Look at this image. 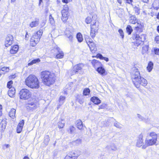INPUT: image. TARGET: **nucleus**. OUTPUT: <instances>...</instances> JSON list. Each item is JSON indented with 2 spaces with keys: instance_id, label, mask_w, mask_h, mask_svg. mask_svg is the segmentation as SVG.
I'll use <instances>...</instances> for the list:
<instances>
[{
  "instance_id": "obj_1",
  "label": "nucleus",
  "mask_w": 159,
  "mask_h": 159,
  "mask_svg": "<svg viewBox=\"0 0 159 159\" xmlns=\"http://www.w3.org/2000/svg\"><path fill=\"white\" fill-rule=\"evenodd\" d=\"M131 78L133 82L137 88H139L141 84L143 86H146L148 84L147 80L140 76L139 71L135 66L132 69Z\"/></svg>"
},
{
  "instance_id": "obj_2",
  "label": "nucleus",
  "mask_w": 159,
  "mask_h": 159,
  "mask_svg": "<svg viewBox=\"0 0 159 159\" xmlns=\"http://www.w3.org/2000/svg\"><path fill=\"white\" fill-rule=\"evenodd\" d=\"M40 77L45 85L49 86L53 84L55 80L54 74L49 71L45 70L40 73Z\"/></svg>"
},
{
  "instance_id": "obj_3",
  "label": "nucleus",
  "mask_w": 159,
  "mask_h": 159,
  "mask_svg": "<svg viewBox=\"0 0 159 159\" xmlns=\"http://www.w3.org/2000/svg\"><path fill=\"white\" fill-rule=\"evenodd\" d=\"M157 134L154 132H151L148 136L145 141V143L142 147L143 149L146 148L147 147L155 144L157 141Z\"/></svg>"
},
{
  "instance_id": "obj_4",
  "label": "nucleus",
  "mask_w": 159,
  "mask_h": 159,
  "mask_svg": "<svg viewBox=\"0 0 159 159\" xmlns=\"http://www.w3.org/2000/svg\"><path fill=\"white\" fill-rule=\"evenodd\" d=\"M26 84L32 88H38L39 87L38 79L35 76L30 75L26 79Z\"/></svg>"
},
{
  "instance_id": "obj_5",
  "label": "nucleus",
  "mask_w": 159,
  "mask_h": 159,
  "mask_svg": "<svg viewBox=\"0 0 159 159\" xmlns=\"http://www.w3.org/2000/svg\"><path fill=\"white\" fill-rule=\"evenodd\" d=\"M132 38L136 41L134 42L135 46H138L142 44L146 39V35L145 34L139 35L137 34H133Z\"/></svg>"
},
{
  "instance_id": "obj_6",
  "label": "nucleus",
  "mask_w": 159,
  "mask_h": 159,
  "mask_svg": "<svg viewBox=\"0 0 159 159\" xmlns=\"http://www.w3.org/2000/svg\"><path fill=\"white\" fill-rule=\"evenodd\" d=\"M42 33V30H40L36 33L34 34L30 39V44L32 46H35L39 42Z\"/></svg>"
},
{
  "instance_id": "obj_7",
  "label": "nucleus",
  "mask_w": 159,
  "mask_h": 159,
  "mask_svg": "<svg viewBox=\"0 0 159 159\" xmlns=\"http://www.w3.org/2000/svg\"><path fill=\"white\" fill-rule=\"evenodd\" d=\"M19 95L20 99L25 100L30 98L32 94L29 90L23 89L19 92Z\"/></svg>"
},
{
  "instance_id": "obj_8",
  "label": "nucleus",
  "mask_w": 159,
  "mask_h": 159,
  "mask_svg": "<svg viewBox=\"0 0 159 159\" xmlns=\"http://www.w3.org/2000/svg\"><path fill=\"white\" fill-rule=\"evenodd\" d=\"M25 107L29 111H33L37 108V103L34 100H29L25 104Z\"/></svg>"
},
{
  "instance_id": "obj_9",
  "label": "nucleus",
  "mask_w": 159,
  "mask_h": 159,
  "mask_svg": "<svg viewBox=\"0 0 159 159\" xmlns=\"http://www.w3.org/2000/svg\"><path fill=\"white\" fill-rule=\"evenodd\" d=\"M52 52H54V55L57 58H62L63 57L64 54L63 52L57 46L54 47L52 50Z\"/></svg>"
},
{
  "instance_id": "obj_10",
  "label": "nucleus",
  "mask_w": 159,
  "mask_h": 159,
  "mask_svg": "<svg viewBox=\"0 0 159 159\" xmlns=\"http://www.w3.org/2000/svg\"><path fill=\"white\" fill-rule=\"evenodd\" d=\"M83 65L82 64H79L75 66L70 71V75H72L77 73L79 70H81Z\"/></svg>"
},
{
  "instance_id": "obj_11",
  "label": "nucleus",
  "mask_w": 159,
  "mask_h": 159,
  "mask_svg": "<svg viewBox=\"0 0 159 159\" xmlns=\"http://www.w3.org/2000/svg\"><path fill=\"white\" fill-rule=\"evenodd\" d=\"M13 41V38L12 35H9L6 37L5 41V46L6 47L11 45Z\"/></svg>"
},
{
  "instance_id": "obj_12",
  "label": "nucleus",
  "mask_w": 159,
  "mask_h": 159,
  "mask_svg": "<svg viewBox=\"0 0 159 159\" xmlns=\"http://www.w3.org/2000/svg\"><path fill=\"white\" fill-rule=\"evenodd\" d=\"M143 135L142 134L139 135L138 139L137 140L136 143V146L138 147H143L144 145L143 142Z\"/></svg>"
},
{
  "instance_id": "obj_13",
  "label": "nucleus",
  "mask_w": 159,
  "mask_h": 159,
  "mask_svg": "<svg viewBox=\"0 0 159 159\" xmlns=\"http://www.w3.org/2000/svg\"><path fill=\"white\" fill-rule=\"evenodd\" d=\"M79 156V154L73 152H71L66 156L65 159H77Z\"/></svg>"
},
{
  "instance_id": "obj_14",
  "label": "nucleus",
  "mask_w": 159,
  "mask_h": 159,
  "mask_svg": "<svg viewBox=\"0 0 159 159\" xmlns=\"http://www.w3.org/2000/svg\"><path fill=\"white\" fill-rule=\"evenodd\" d=\"M68 10H62L61 14L62 17L61 20L63 22H65L68 19Z\"/></svg>"
},
{
  "instance_id": "obj_15",
  "label": "nucleus",
  "mask_w": 159,
  "mask_h": 159,
  "mask_svg": "<svg viewBox=\"0 0 159 159\" xmlns=\"http://www.w3.org/2000/svg\"><path fill=\"white\" fill-rule=\"evenodd\" d=\"M24 124V121L22 120L20 121L17 127V132L18 133H20L22 130L23 126Z\"/></svg>"
},
{
  "instance_id": "obj_16",
  "label": "nucleus",
  "mask_w": 159,
  "mask_h": 159,
  "mask_svg": "<svg viewBox=\"0 0 159 159\" xmlns=\"http://www.w3.org/2000/svg\"><path fill=\"white\" fill-rule=\"evenodd\" d=\"M7 125L6 119H3L0 124V131H3L6 128Z\"/></svg>"
},
{
  "instance_id": "obj_17",
  "label": "nucleus",
  "mask_w": 159,
  "mask_h": 159,
  "mask_svg": "<svg viewBox=\"0 0 159 159\" xmlns=\"http://www.w3.org/2000/svg\"><path fill=\"white\" fill-rule=\"evenodd\" d=\"M91 63L93 66L95 68H98V67H100L102 65L101 63L100 62L95 59L93 60Z\"/></svg>"
},
{
  "instance_id": "obj_18",
  "label": "nucleus",
  "mask_w": 159,
  "mask_h": 159,
  "mask_svg": "<svg viewBox=\"0 0 159 159\" xmlns=\"http://www.w3.org/2000/svg\"><path fill=\"white\" fill-rule=\"evenodd\" d=\"M91 30H93L97 32L98 29V25L97 24L96 22H93V24H91L90 25Z\"/></svg>"
},
{
  "instance_id": "obj_19",
  "label": "nucleus",
  "mask_w": 159,
  "mask_h": 159,
  "mask_svg": "<svg viewBox=\"0 0 159 159\" xmlns=\"http://www.w3.org/2000/svg\"><path fill=\"white\" fill-rule=\"evenodd\" d=\"M76 126L79 129H81L83 127V125L82 121L80 120H76L75 122Z\"/></svg>"
},
{
  "instance_id": "obj_20",
  "label": "nucleus",
  "mask_w": 159,
  "mask_h": 159,
  "mask_svg": "<svg viewBox=\"0 0 159 159\" xmlns=\"http://www.w3.org/2000/svg\"><path fill=\"white\" fill-rule=\"evenodd\" d=\"M96 71L101 75H104L106 70L104 68L101 66L98 67V68L96 69Z\"/></svg>"
},
{
  "instance_id": "obj_21",
  "label": "nucleus",
  "mask_w": 159,
  "mask_h": 159,
  "mask_svg": "<svg viewBox=\"0 0 159 159\" xmlns=\"http://www.w3.org/2000/svg\"><path fill=\"white\" fill-rule=\"evenodd\" d=\"M19 47L17 45H15L12 47L11 48L10 50V52L11 54L16 53L18 51Z\"/></svg>"
},
{
  "instance_id": "obj_22",
  "label": "nucleus",
  "mask_w": 159,
  "mask_h": 159,
  "mask_svg": "<svg viewBox=\"0 0 159 159\" xmlns=\"http://www.w3.org/2000/svg\"><path fill=\"white\" fill-rule=\"evenodd\" d=\"M91 101L95 104L98 105L101 103V100L97 97H93L91 98Z\"/></svg>"
},
{
  "instance_id": "obj_23",
  "label": "nucleus",
  "mask_w": 159,
  "mask_h": 159,
  "mask_svg": "<svg viewBox=\"0 0 159 159\" xmlns=\"http://www.w3.org/2000/svg\"><path fill=\"white\" fill-rule=\"evenodd\" d=\"M39 24V20L38 19H37L35 21L32 22L30 24V26L31 28H33L37 26Z\"/></svg>"
},
{
  "instance_id": "obj_24",
  "label": "nucleus",
  "mask_w": 159,
  "mask_h": 159,
  "mask_svg": "<svg viewBox=\"0 0 159 159\" xmlns=\"http://www.w3.org/2000/svg\"><path fill=\"white\" fill-rule=\"evenodd\" d=\"M137 22L136 17L134 16H131L130 17L129 23L132 24H135Z\"/></svg>"
},
{
  "instance_id": "obj_25",
  "label": "nucleus",
  "mask_w": 159,
  "mask_h": 159,
  "mask_svg": "<svg viewBox=\"0 0 159 159\" xmlns=\"http://www.w3.org/2000/svg\"><path fill=\"white\" fill-rule=\"evenodd\" d=\"M81 142L82 140L80 139H78L75 141H72L71 143L73 145L78 146L81 144Z\"/></svg>"
},
{
  "instance_id": "obj_26",
  "label": "nucleus",
  "mask_w": 159,
  "mask_h": 159,
  "mask_svg": "<svg viewBox=\"0 0 159 159\" xmlns=\"http://www.w3.org/2000/svg\"><path fill=\"white\" fill-rule=\"evenodd\" d=\"M15 93V89L14 88H12L8 91V95L11 97H12L14 95Z\"/></svg>"
},
{
  "instance_id": "obj_27",
  "label": "nucleus",
  "mask_w": 159,
  "mask_h": 159,
  "mask_svg": "<svg viewBox=\"0 0 159 159\" xmlns=\"http://www.w3.org/2000/svg\"><path fill=\"white\" fill-rule=\"evenodd\" d=\"M90 50L91 52L93 51L96 48V46L93 42H91L90 43L88 44Z\"/></svg>"
},
{
  "instance_id": "obj_28",
  "label": "nucleus",
  "mask_w": 159,
  "mask_h": 159,
  "mask_svg": "<svg viewBox=\"0 0 159 159\" xmlns=\"http://www.w3.org/2000/svg\"><path fill=\"white\" fill-rule=\"evenodd\" d=\"M76 37L79 42H81L83 41V36L80 33H78L76 35Z\"/></svg>"
},
{
  "instance_id": "obj_29",
  "label": "nucleus",
  "mask_w": 159,
  "mask_h": 159,
  "mask_svg": "<svg viewBox=\"0 0 159 159\" xmlns=\"http://www.w3.org/2000/svg\"><path fill=\"white\" fill-rule=\"evenodd\" d=\"M16 113V110L12 108L11 109L9 113V115L12 118H13V117L15 116Z\"/></svg>"
},
{
  "instance_id": "obj_30",
  "label": "nucleus",
  "mask_w": 159,
  "mask_h": 159,
  "mask_svg": "<svg viewBox=\"0 0 159 159\" xmlns=\"http://www.w3.org/2000/svg\"><path fill=\"white\" fill-rule=\"evenodd\" d=\"M153 66V63L151 61L149 62L147 67V69L149 72L151 71L152 69Z\"/></svg>"
},
{
  "instance_id": "obj_31",
  "label": "nucleus",
  "mask_w": 159,
  "mask_h": 159,
  "mask_svg": "<svg viewBox=\"0 0 159 159\" xmlns=\"http://www.w3.org/2000/svg\"><path fill=\"white\" fill-rule=\"evenodd\" d=\"M40 61V60L39 58H37L36 59H34L31 61L30 63L28 64L29 66H31L33 64L38 63Z\"/></svg>"
},
{
  "instance_id": "obj_32",
  "label": "nucleus",
  "mask_w": 159,
  "mask_h": 159,
  "mask_svg": "<svg viewBox=\"0 0 159 159\" xmlns=\"http://www.w3.org/2000/svg\"><path fill=\"white\" fill-rule=\"evenodd\" d=\"M65 125V123L63 120H61L58 123V126L59 128H63Z\"/></svg>"
},
{
  "instance_id": "obj_33",
  "label": "nucleus",
  "mask_w": 159,
  "mask_h": 159,
  "mask_svg": "<svg viewBox=\"0 0 159 159\" xmlns=\"http://www.w3.org/2000/svg\"><path fill=\"white\" fill-rule=\"evenodd\" d=\"M49 140L50 138L49 135H45L44 137V139L43 142V143L45 144V145H48Z\"/></svg>"
},
{
  "instance_id": "obj_34",
  "label": "nucleus",
  "mask_w": 159,
  "mask_h": 159,
  "mask_svg": "<svg viewBox=\"0 0 159 159\" xmlns=\"http://www.w3.org/2000/svg\"><path fill=\"white\" fill-rule=\"evenodd\" d=\"M126 30L127 32L129 35L133 31L132 28L131 26L128 25L126 28Z\"/></svg>"
},
{
  "instance_id": "obj_35",
  "label": "nucleus",
  "mask_w": 159,
  "mask_h": 159,
  "mask_svg": "<svg viewBox=\"0 0 159 159\" xmlns=\"http://www.w3.org/2000/svg\"><path fill=\"white\" fill-rule=\"evenodd\" d=\"M152 5L155 9L157 10L159 8V2L158 1L155 2L153 3Z\"/></svg>"
},
{
  "instance_id": "obj_36",
  "label": "nucleus",
  "mask_w": 159,
  "mask_h": 159,
  "mask_svg": "<svg viewBox=\"0 0 159 159\" xmlns=\"http://www.w3.org/2000/svg\"><path fill=\"white\" fill-rule=\"evenodd\" d=\"M90 93V90L89 88H86L84 89L83 94L84 95H88Z\"/></svg>"
},
{
  "instance_id": "obj_37",
  "label": "nucleus",
  "mask_w": 159,
  "mask_h": 159,
  "mask_svg": "<svg viewBox=\"0 0 159 159\" xmlns=\"http://www.w3.org/2000/svg\"><path fill=\"white\" fill-rule=\"evenodd\" d=\"M134 9L135 11V13L136 15H138L140 14V9L139 7L136 6L134 7Z\"/></svg>"
},
{
  "instance_id": "obj_38",
  "label": "nucleus",
  "mask_w": 159,
  "mask_h": 159,
  "mask_svg": "<svg viewBox=\"0 0 159 159\" xmlns=\"http://www.w3.org/2000/svg\"><path fill=\"white\" fill-rule=\"evenodd\" d=\"M66 35L67 37L69 39V40L71 42H72L73 38V35L71 33H70L69 34L66 33Z\"/></svg>"
},
{
  "instance_id": "obj_39",
  "label": "nucleus",
  "mask_w": 159,
  "mask_h": 159,
  "mask_svg": "<svg viewBox=\"0 0 159 159\" xmlns=\"http://www.w3.org/2000/svg\"><path fill=\"white\" fill-rule=\"evenodd\" d=\"M107 147L108 148L109 147H110L111 149L114 151H115L117 149V148L116 146L114 144H111L110 146H107Z\"/></svg>"
},
{
  "instance_id": "obj_40",
  "label": "nucleus",
  "mask_w": 159,
  "mask_h": 159,
  "mask_svg": "<svg viewBox=\"0 0 159 159\" xmlns=\"http://www.w3.org/2000/svg\"><path fill=\"white\" fill-rule=\"evenodd\" d=\"M49 21L50 23L52 25H54V20L53 18L52 17L51 15H50L49 16Z\"/></svg>"
},
{
  "instance_id": "obj_41",
  "label": "nucleus",
  "mask_w": 159,
  "mask_h": 159,
  "mask_svg": "<svg viewBox=\"0 0 159 159\" xmlns=\"http://www.w3.org/2000/svg\"><path fill=\"white\" fill-rule=\"evenodd\" d=\"M65 99V98L64 96H60L59 99V102L60 105H62L64 103Z\"/></svg>"
},
{
  "instance_id": "obj_42",
  "label": "nucleus",
  "mask_w": 159,
  "mask_h": 159,
  "mask_svg": "<svg viewBox=\"0 0 159 159\" xmlns=\"http://www.w3.org/2000/svg\"><path fill=\"white\" fill-rule=\"evenodd\" d=\"M1 70L4 72V74L7 72H8L9 70V68L8 67H4L2 68H1Z\"/></svg>"
},
{
  "instance_id": "obj_43",
  "label": "nucleus",
  "mask_w": 159,
  "mask_h": 159,
  "mask_svg": "<svg viewBox=\"0 0 159 159\" xmlns=\"http://www.w3.org/2000/svg\"><path fill=\"white\" fill-rule=\"evenodd\" d=\"M114 126L120 129L121 128V126L120 123L117 121L114 123Z\"/></svg>"
},
{
  "instance_id": "obj_44",
  "label": "nucleus",
  "mask_w": 159,
  "mask_h": 159,
  "mask_svg": "<svg viewBox=\"0 0 159 159\" xmlns=\"http://www.w3.org/2000/svg\"><path fill=\"white\" fill-rule=\"evenodd\" d=\"M148 45H145L143 47V52L145 53L147 52L148 50Z\"/></svg>"
},
{
  "instance_id": "obj_45",
  "label": "nucleus",
  "mask_w": 159,
  "mask_h": 159,
  "mask_svg": "<svg viewBox=\"0 0 159 159\" xmlns=\"http://www.w3.org/2000/svg\"><path fill=\"white\" fill-rule=\"evenodd\" d=\"M96 32H97L94 31V30H91L90 36L93 39L95 37L96 35L95 33Z\"/></svg>"
},
{
  "instance_id": "obj_46",
  "label": "nucleus",
  "mask_w": 159,
  "mask_h": 159,
  "mask_svg": "<svg viewBox=\"0 0 159 159\" xmlns=\"http://www.w3.org/2000/svg\"><path fill=\"white\" fill-rule=\"evenodd\" d=\"M13 84V81L11 80L10 81L8 82L7 84V87L9 89H11L12 88V84Z\"/></svg>"
},
{
  "instance_id": "obj_47",
  "label": "nucleus",
  "mask_w": 159,
  "mask_h": 159,
  "mask_svg": "<svg viewBox=\"0 0 159 159\" xmlns=\"http://www.w3.org/2000/svg\"><path fill=\"white\" fill-rule=\"evenodd\" d=\"M118 32L120 34V36L121 37L122 39H123L124 38V34L122 30L121 29H120L118 30Z\"/></svg>"
},
{
  "instance_id": "obj_48",
  "label": "nucleus",
  "mask_w": 159,
  "mask_h": 159,
  "mask_svg": "<svg viewBox=\"0 0 159 159\" xmlns=\"http://www.w3.org/2000/svg\"><path fill=\"white\" fill-rule=\"evenodd\" d=\"M85 22L87 24H89L92 21V20L91 17H87L85 19Z\"/></svg>"
},
{
  "instance_id": "obj_49",
  "label": "nucleus",
  "mask_w": 159,
  "mask_h": 159,
  "mask_svg": "<svg viewBox=\"0 0 159 159\" xmlns=\"http://www.w3.org/2000/svg\"><path fill=\"white\" fill-rule=\"evenodd\" d=\"M85 40L88 44L91 42H93L92 40L91 39L89 38H85Z\"/></svg>"
},
{
  "instance_id": "obj_50",
  "label": "nucleus",
  "mask_w": 159,
  "mask_h": 159,
  "mask_svg": "<svg viewBox=\"0 0 159 159\" xmlns=\"http://www.w3.org/2000/svg\"><path fill=\"white\" fill-rule=\"evenodd\" d=\"M70 130L71 134L73 133L75 130V128L73 126H71L70 127Z\"/></svg>"
},
{
  "instance_id": "obj_51",
  "label": "nucleus",
  "mask_w": 159,
  "mask_h": 159,
  "mask_svg": "<svg viewBox=\"0 0 159 159\" xmlns=\"http://www.w3.org/2000/svg\"><path fill=\"white\" fill-rule=\"evenodd\" d=\"M142 26H138L135 27V30L137 31V32L138 31H142Z\"/></svg>"
},
{
  "instance_id": "obj_52",
  "label": "nucleus",
  "mask_w": 159,
  "mask_h": 159,
  "mask_svg": "<svg viewBox=\"0 0 159 159\" xmlns=\"http://www.w3.org/2000/svg\"><path fill=\"white\" fill-rule=\"evenodd\" d=\"M96 57L97 58H99L100 59L102 60L103 57L101 54L100 53H98V54H97L96 55Z\"/></svg>"
},
{
  "instance_id": "obj_53",
  "label": "nucleus",
  "mask_w": 159,
  "mask_h": 159,
  "mask_svg": "<svg viewBox=\"0 0 159 159\" xmlns=\"http://www.w3.org/2000/svg\"><path fill=\"white\" fill-rule=\"evenodd\" d=\"M106 105L105 104H103L99 107V109H103L106 107Z\"/></svg>"
},
{
  "instance_id": "obj_54",
  "label": "nucleus",
  "mask_w": 159,
  "mask_h": 159,
  "mask_svg": "<svg viewBox=\"0 0 159 159\" xmlns=\"http://www.w3.org/2000/svg\"><path fill=\"white\" fill-rule=\"evenodd\" d=\"M155 53L157 55H159V48H156L154 49Z\"/></svg>"
},
{
  "instance_id": "obj_55",
  "label": "nucleus",
  "mask_w": 159,
  "mask_h": 159,
  "mask_svg": "<svg viewBox=\"0 0 159 159\" xmlns=\"http://www.w3.org/2000/svg\"><path fill=\"white\" fill-rule=\"evenodd\" d=\"M155 41L157 43H159V36H157L155 37Z\"/></svg>"
},
{
  "instance_id": "obj_56",
  "label": "nucleus",
  "mask_w": 159,
  "mask_h": 159,
  "mask_svg": "<svg viewBox=\"0 0 159 159\" xmlns=\"http://www.w3.org/2000/svg\"><path fill=\"white\" fill-rule=\"evenodd\" d=\"M143 121L147 123H149L150 122V119L148 118H147V119L144 118Z\"/></svg>"
},
{
  "instance_id": "obj_57",
  "label": "nucleus",
  "mask_w": 159,
  "mask_h": 159,
  "mask_svg": "<svg viewBox=\"0 0 159 159\" xmlns=\"http://www.w3.org/2000/svg\"><path fill=\"white\" fill-rule=\"evenodd\" d=\"M137 117L139 119H140L142 121H143L144 118L142 116L140 115L139 114H137Z\"/></svg>"
},
{
  "instance_id": "obj_58",
  "label": "nucleus",
  "mask_w": 159,
  "mask_h": 159,
  "mask_svg": "<svg viewBox=\"0 0 159 159\" xmlns=\"http://www.w3.org/2000/svg\"><path fill=\"white\" fill-rule=\"evenodd\" d=\"M62 10H68V7L67 5H65L64 6L63 9Z\"/></svg>"
},
{
  "instance_id": "obj_59",
  "label": "nucleus",
  "mask_w": 159,
  "mask_h": 159,
  "mask_svg": "<svg viewBox=\"0 0 159 159\" xmlns=\"http://www.w3.org/2000/svg\"><path fill=\"white\" fill-rule=\"evenodd\" d=\"M72 0H62V2L65 3H67L71 1Z\"/></svg>"
},
{
  "instance_id": "obj_60",
  "label": "nucleus",
  "mask_w": 159,
  "mask_h": 159,
  "mask_svg": "<svg viewBox=\"0 0 159 159\" xmlns=\"http://www.w3.org/2000/svg\"><path fill=\"white\" fill-rule=\"evenodd\" d=\"M29 36L27 32L25 34V39L26 40H27L28 39Z\"/></svg>"
},
{
  "instance_id": "obj_61",
  "label": "nucleus",
  "mask_w": 159,
  "mask_h": 159,
  "mask_svg": "<svg viewBox=\"0 0 159 159\" xmlns=\"http://www.w3.org/2000/svg\"><path fill=\"white\" fill-rule=\"evenodd\" d=\"M102 60H104L107 62L109 61V59L108 58L104 57H103V58Z\"/></svg>"
},
{
  "instance_id": "obj_62",
  "label": "nucleus",
  "mask_w": 159,
  "mask_h": 159,
  "mask_svg": "<svg viewBox=\"0 0 159 159\" xmlns=\"http://www.w3.org/2000/svg\"><path fill=\"white\" fill-rule=\"evenodd\" d=\"M127 2V3L130 4L133 2V0H126Z\"/></svg>"
},
{
  "instance_id": "obj_63",
  "label": "nucleus",
  "mask_w": 159,
  "mask_h": 159,
  "mask_svg": "<svg viewBox=\"0 0 159 159\" xmlns=\"http://www.w3.org/2000/svg\"><path fill=\"white\" fill-rule=\"evenodd\" d=\"M4 74V72H3V71L2 70H1V68H0V75H2Z\"/></svg>"
},
{
  "instance_id": "obj_64",
  "label": "nucleus",
  "mask_w": 159,
  "mask_h": 159,
  "mask_svg": "<svg viewBox=\"0 0 159 159\" xmlns=\"http://www.w3.org/2000/svg\"><path fill=\"white\" fill-rule=\"evenodd\" d=\"M142 2H144L145 3H147L148 1V0H141Z\"/></svg>"
}]
</instances>
